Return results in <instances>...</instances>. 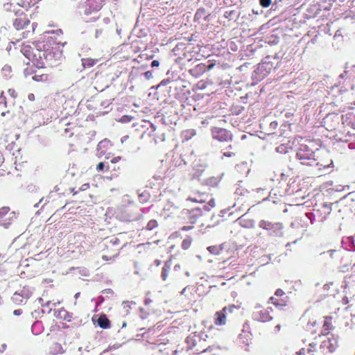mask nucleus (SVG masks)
<instances>
[{
    "mask_svg": "<svg viewBox=\"0 0 355 355\" xmlns=\"http://www.w3.org/2000/svg\"><path fill=\"white\" fill-rule=\"evenodd\" d=\"M62 32L61 29L44 32L40 39L33 43L37 49L34 53L36 58L35 67L41 69L45 67L46 63L50 66L62 58V51L60 45L61 42L57 38Z\"/></svg>",
    "mask_w": 355,
    "mask_h": 355,
    "instance_id": "nucleus-1",
    "label": "nucleus"
},
{
    "mask_svg": "<svg viewBox=\"0 0 355 355\" xmlns=\"http://www.w3.org/2000/svg\"><path fill=\"white\" fill-rule=\"evenodd\" d=\"M296 156L304 165H319V162H316V159L315 158L314 152L307 145H300L296 153Z\"/></svg>",
    "mask_w": 355,
    "mask_h": 355,
    "instance_id": "nucleus-2",
    "label": "nucleus"
},
{
    "mask_svg": "<svg viewBox=\"0 0 355 355\" xmlns=\"http://www.w3.org/2000/svg\"><path fill=\"white\" fill-rule=\"evenodd\" d=\"M136 340L141 342L148 349H154L155 345V329L148 328L146 331L137 334Z\"/></svg>",
    "mask_w": 355,
    "mask_h": 355,
    "instance_id": "nucleus-3",
    "label": "nucleus"
},
{
    "mask_svg": "<svg viewBox=\"0 0 355 355\" xmlns=\"http://www.w3.org/2000/svg\"><path fill=\"white\" fill-rule=\"evenodd\" d=\"M33 291V287L24 286L21 289L15 292L11 300L17 305L25 304L27 300L32 296Z\"/></svg>",
    "mask_w": 355,
    "mask_h": 355,
    "instance_id": "nucleus-4",
    "label": "nucleus"
},
{
    "mask_svg": "<svg viewBox=\"0 0 355 355\" xmlns=\"http://www.w3.org/2000/svg\"><path fill=\"white\" fill-rule=\"evenodd\" d=\"M259 227L268 231L270 236H282L283 225L281 223H272L268 220H261L259 223Z\"/></svg>",
    "mask_w": 355,
    "mask_h": 355,
    "instance_id": "nucleus-5",
    "label": "nucleus"
},
{
    "mask_svg": "<svg viewBox=\"0 0 355 355\" xmlns=\"http://www.w3.org/2000/svg\"><path fill=\"white\" fill-rule=\"evenodd\" d=\"M270 311H272L271 308L265 309L260 305H257L254 307V310L252 313V318L254 320L261 322L270 321L272 319V317L270 315Z\"/></svg>",
    "mask_w": 355,
    "mask_h": 355,
    "instance_id": "nucleus-6",
    "label": "nucleus"
},
{
    "mask_svg": "<svg viewBox=\"0 0 355 355\" xmlns=\"http://www.w3.org/2000/svg\"><path fill=\"white\" fill-rule=\"evenodd\" d=\"M16 18L13 21V26L17 30L24 29L29 23L30 19L21 9L14 10Z\"/></svg>",
    "mask_w": 355,
    "mask_h": 355,
    "instance_id": "nucleus-7",
    "label": "nucleus"
},
{
    "mask_svg": "<svg viewBox=\"0 0 355 355\" xmlns=\"http://www.w3.org/2000/svg\"><path fill=\"white\" fill-rule=\"evenodd\" d=\"M212 137L219 141H229L232 139V134L225 128L214 127L211 129Z\"/></svg>",
    "mask_w": 355,
    "mask_h": 355,
    "instance_id": "nucleus-8",
    "label": "nucleus"
},
{
    "mask_svg": "<svg viewBox=\"0 0 355 355\" xmlns=\"http://www.w3.org/2000/svg\"><path fill=\"white\" fill-rule=\"evenodd\" d=\"M104 1V0H87L85 14L89 15L92 12H98L103 7Z\"/></svg>",
    "mask_w": 355,
    "mask_h": 355,
    "instance_id": "nucleus-9",
    "label": "nucleus"
},
{
    "mask_svg": "<svg viewBox=\"0 0 355 355\" xmlns=\"http://www.w3.org/2000/svg\"><path fill=\"white\" fill-rule=\"evenodd\" d=\"M235 308L234 306H230L229 308L225 307L223 309L220 311H217L215 313V320L214 323L216 325H224L226 322V311L227 310L230 311V312H232V310Z\"/></svg>",
    "mask_w": 355,
    "mask_h": 355,
    "instance_id": "nucleus-10",
    "label": "nucleus"
},
{
    "mask_svg": "<svg viewBox=\"0 0 355 355\" xmlns=\"http://www.w3.org/2000/svg\"><path fill=\"white\" fill-rule=\"evenodd\" d=\"M212 64L209 65L208 69H210L212 67ZM207 70V67L202 63L197 64L193 69L189 70L190 73L193 76L198 77L203 74Z\"/></svg>",
    "mask_w": 355,
    "mask_h": 355,
    "instance_id": "nucleus-11",
    "label": "nucleus"
},
{
    "mask_svg": "<svg viewBox=\"0 0 355 355\" xmlns=\"http://www.w3.org/2000/svg\"><path fill=\"white\" fill-rule=\"evenodd\" d=\"M53 315L55 318L70 322L72 319V313L66 311L64 308L59 310L54 309Z\"/></svg>",
    "mask_w": 355,
    "mask_h": 355,
    "instance_id": "nucleus-12",
    "label": "nucleus"
},
{
    "mask_svg": "<svg viewBox=\"0 0 355 355\" xmlns=\"http://www.w3.org/2000/svg\"><path fill=\"white\" fill-rule=\"evenodd\" d=\"M110 145L111 144L110 140L107 139L100 141L97 146V156L101 158L102 156L105 155L106 150Z\"/></svg>",
    "mask_w": 355,
    "mask_h": 355,
    "instance_id": "nucleus-13",
    "label": "nucleus"
},
{
    "mask_svg": "<svg viewBox=\"0 0 355 355\" xmlns=\"http://www.w3.org/2000/svg\"><path fill=\"white\" fill-rule=\"evenodd\" d=\"M97 324L102 329H108L110 327V321L105 314L99 316L97 320Z\"/></svg>",
    "mask_w": 355,
    "mask_h": 355,
    "instance_id": "nucleus-14",
    "label": "nucleus"
},
{
    "mask_svg": "<svg viewBox=\"0 0 355 355\" xmlns=\"http://www.w3.org/2000/svg\"><path fill=\"white\" fill-rule=\"evenodd\" d=\"M44 331V326L41 321L37 320L33 322L31 327V331L34 335H40Z\"/></svg>",
    "mask_w": 355,
    "mask_h": 355,
    "instance_id": "nucleus-15",
    "label": "nucleus"
},
{
    "mask_svg": "<svg viewBox=\"0 0 355 355\" xmlns=\"http://www.w3.org/2000/svg\"><path fill=\"white\" fill-rule=\"evenodd\" d=\"M49 352L52 354H63L65 350L63 349L62 345L59 343H53L50 347Z\"/></svg>",
    "mask_w": 355,
    "mask_h": 355,
    "instance_id": "nucleus-16",
    "label": "nucleus"
},
{
    "mask_svg": "<svg viewBox=\"0 0 355 355\" xmlns=\"http://www.w3.org/2000/svg\"><path fill=\"white\" fill-rule=\"evenodd\" d=\"M34 48L35 49V51H33V50L31 51V47H29V46H24L21 49V52L29 60H31V56L32 55L33 56V62L34 63V65L35 66L36 58L34 57V53H37V49L35 46H34Z\"/></svg>",
    "mask_w": 355,
    "mask_h": 355,
    "instance_id": "nucleus-17",
    "label": "nucleus"
},
{
    "mask_svg": "<svg viewBox=\"0 0 355 355\" xmlns=\"http://www.w3.org/2000/svg\"><path fill=\"white\" fill-rule=\"evenodd\" d=\"M207 197V195H205V193H202V194L198 195L196 197L195 196H189L187 200L192 201V202H195L202 203V202H205Z\"/></svg>",
    "mask_w": 355,
    "mask_h": 355,
    "instance_id": "nucleus-18",
    "label": "nucleus"
},
{
    "mask_svg": "<svg viewBox=\"0 0 355 355\" xmlns=\"http://www.w3.org/2000/svg\"><path fill=\"white\" fill-rule=\"evenodd\" d=\"M120 240L114 236L110 238H106L104 239V242L103 243V245L107 246L108 244L112 245H119Z\"/></svg>",
    "mask_w": 355,
    "mask_h": 355,
    "instance_id": "nucleus-19",
    "label": "nucleus"
},
{
    "mask_svg": "<svg viewBox=\"0 0 355 355\" xmlns=\"http://www.w3.org/2000/svg\"><path fill=\"white\" fill-rule=\"evenodd\" d=\"M32 79L36 82H46L49 80V76L46 73H35Z\"/></svg>",
    "mask_w": 355,
    "mask_h": 355,
    "instance_id": "nucleus-20",
    "label": "nucleus"
},
{
    "mask_svg": "<svg viewBox=\"0 0 355 355\" xmlns=\"http://www.w3.org/2000/svg\"><path fill=\"white\" fill-rule=\"evenodd\" d=\"M196 135V131L194 129L186 130L182 132L184 139L188 141Z\"/></svg>",
    "mask_w": 355,
    "mask_h": 355,
    "instance_id": "nucleus-21",
    "label": "nucleus"
},
{
    "mask_svg": "<svg viewBox=\"0 0 355 355\" xmlns=\"http://www.w3.org/2000/svg\"><path fill=\"white\" fill-rule=\"evenodd\" d=\"M81 61H82V64L85 69L90 68V67H93L96 63V60L94 59H91V58H83L81 60Z\"/></svg>",
    "mask_w": 355,
    "mask_h": 355,
    "instance_id": "nucleus-22",
    "label": "nucleus"
},
{
    "mask_svg": "<svg viewBox=\"0 0 355 355\" xmlns=\"http://www.w3.org/2000/svg\"><path fill=\"white\" fill-rule=\"evenodd\" d=\"M60 301H58L56 302H53L51 301H48L46 302L45 304H42V306L44 307H49V309L48 310L47 313H50L53 307H55L58 304H60Z\"/></svg>",
    "mask_w": 355,
    "mask_h": 355,
    "instance_id": "nucleus-23",
    "label": "nucleus"
},
{
    "mask_svg": "<svg viewBox=\"0 0 355 355\" xmlns=\"http://www.w3.org/2000/svg\"><path fill=\"white\" fill-rule=\"evenodd\" d=\"M2 74L6 78H10L11 76V67L8 65H5L1 69Z\"/></svg>",
    "mask_w": 355,
    "mask_h": 355,
    "instance_id": "nucleus-24",
    "label": "nucleus"
},
{
    "mask_svg": "<svg viewBox=\"0 0 355 355\" xmlns=\"http://www.w3.org/2000/svg\"><path fill=\"white\" fill-rule=\"evenodd\" d=\"M150 197V194L147 191H144L139 194V201L142 203L146 202Z\"/></svg>",
    "mask_w": 355,
    "mask_h": 355,
    "instance_id": "nucleus-25",
    "label": "nucleus"
},
{
    "mask_svg": "<svg viewBox=\"0 0 355 355\" xmlns=\"http://www.w3.org/2000/svg\"><path fill=\"white\" fill-rule=\"evenodd\" d=\"M36 73L37 71L35 69L34 67H26L24 71V73L26 77L35 74Z\"/></svg>",
    "mask_w": 355,
    "mask_h": 355,
    "instance_id": "nucleus-26",
    "label": "nucleus"
},
{
    "mask_svg": "<svg viewBox=\"0 0 355 355\" xmlns=\"http://www.w3.org/2000/svg\"><path fill=\"white\" fill-rule=\"evenodd\" d=\"M105 168H106V171H108L110 168V166L108 165H105V163L104 162H101L98 163V164L96 166V171L100 172L104 171Z\"/></svg>",
    "mask_w": 355,
    "mask_h": 355,
    "instance_id": "nucleus-27",
    "label": "nucleus"
},
{
    "mask_svg": "<svg viewBox=\"0 0 355 355\" xmlns=\"http://www.w3.org/2000/svg\"><path fill=\"white\" fill-rule=\"evenodd\" d=\"M10 224H11L10 218L0 220V226H2L6 229L8 228Z\"/></svg>",
    "mask_w": 355,
    "mask_h": 355,
    "instance_id": "nucleus-28",
    "label": "nucleus"
},
{
    "mask_svg": "<svg viewBox=\"0 0 355 355\" xmlns=\"http://www.w3.org/2000/svg\"><path fill=\"white\" fill-rule=\"evenodd\" d=\"M151 128H152L151 130L149 132H145L142 135V137L143 138H146L147 137H153L152 140L155 141V137L153 135H151V132H153L154 130H155V128H154L153 124H151Z\"/></svg>",
    "mask_w": 355,
    "mask_h": 355,
    "instance_id": "nucleus-29",
    "label": "nucleus"
},
{
    "mask_svg": "<svg viewBox=\"0 0 355 355\" xmlns=\"http://www.w3.org/2000/svg\"><path fill=\"white\" fill-rule=\"evenodd\" d=\"M169 268V267L167 266V264L166 263L164 265V266L162 268V278L163 279V280H166V278H167V276H168V269Z\"/></svg>",
    "mask_w": 355,
    "mask_h": 355,
    "instance_id": "nucleus-30",
    "label": "nucleus"
},
{
    "mask_svg": "<svg viewBox=\"0 0 355 355\" xmlns=\"http://www.w3.org/2000/svg\"><path fill=\"white\" fill-rule=\"evenodd\" d=\"M330 319H331V318H327V317L325 318V320L324 322V327L325 330H329V329H331V324L329 321V320H330Z\"/></svg>",
    "mask_w": 355,
    "mask_h": 355,
    "instance_id": "nucleus-31",
    "label": "nucleus"
},
{
    "mask_svg": "<svg viewBox=\"0 0 355 355\" xmlns=\"http://www.w3.org/2000/svg\"><path fill=\"white\" fill-rule=\"evenodd\" d=\"M102 293H103L102 295H104L105 297H108L109 295H112L114 294V292L112 289L107 288V289L103 290L102 291Z\"/></svg>",
    "mask_w": 355,
    "mask_h": 355,
    "instance_id": "nucleus-32",
    "label": "nucleus"
},
{
    "mask_svg": "<svg viewBox=\"0 0 355 355\" xmlns=\"http://www.w3.org/2000/svg\"><path fill=\"white\" fill-rule=\"evenodd\" d=\"M260 5L263 8L268 7L271 3V0H259Z\"/></svg>",
    "mask_w": 355,
    "mask_h": 355,
    "instance_id": "nucleus-33",
    "label": "nucleus"
},
{
    "mask_svg": "<svg viewBox=\"0 0 355 355\" xmlns=\"http://www.w3.org/2000/svg\"><path fill=\"white\" fill-rule=\"evenodd\" d=\"M10 208L8 207H3L0 209V217H2L8 214Z\"/></svg>",
    "mask_w": 355,
    "mask_h": 355,
    "instance_id": "nucleus-34",
    "label": "nucleus"
},
{
    "mask_svg": "<svg viewBox=\"0 0 355 355\" xmlns=\"http://www.w3.org/2000/svg\"><path fill=\"white\" fill-rule=\"evenodd\" d=\"M132 119V116H128V115H124L121 118L120 121H121L122 123H128V122H130Z\"/></svg>",
    "mask_w": 355,
    "mask_h": 355,
    "instance_id": "nucleus-35",
    "label": "nucleus"
},
{
    "mask_svg": "<svg viewBox=\"0 0 355 355\" xmlns=\"http://www.w3.org/2000/svg\"><path fill=\"white\" fill-rule=\"evenodd\" d=\"M120 219H121V220H123V221H133V220H137V216L133 217V216H127V217H125V216H124V217H123V216H121V217H120Z\"/></svg>",
    "mask_w": 355,
    "mask_h": 355,
    "instance_id": "nucleus-36",
    "label": "nucleus"
},
{
    "mask_svg": "<svg viewBox=\"0 0 355 355\" xmlns=\"http://www.w3.org/2000/svg\"><path fill=\"white\" fill-rule=\"evenodd\" d=\"M190 245H191V241L187 240V239L184 240L182 243V248L184 250L188 249L189 248Z\"/></svg>",
    "mask_w": 355,
    "mask_h": 355,
    "instance_id": "nucleus-37",
    "label": "nucleus"
},
{
    "mask_svg": "<svg viewBox=\"0 0 355 355\" xmlns=\"http://www.w3.org/2000/svg\"><path fill=\"white\" fill-rule=\"evenodd\" d=\"M207 249L212 254H218L219 253V250L216 246H209Z\"/></svg>",
    "mask_w": 355,
    "mask_h": 355,
    "instance_id": "nucleus-38",
    "label": "nucleus"
},
{
    "mask_svg": "<svg viewBox=\"0 0 355 355\" xmlns=\"http://www.w3.org/2000/svg\"><path fill=\"white\" fill-rule=\"evenodd\" d=\"M155 227V220H150L147 224L146 229L148 230H151L154 229Z\"/></svg>",
    "mask_w": 355,
    "mask_h": 355,
    "instance_id": "nucleus-39",
    "label": "nucleus"
},
{
    "mask_svg": "<svg viewBox=\"0 0 355 355\" xmlns=\"http://www.w3.org/2000/svg\"><path fill=\"white\" fill-rule=\"evenodd\" d=\"M327 349L329 352H333L336 349V345L331 342L330 340V343H329L327 345Z\"/></svg>",
    "mask_w": 355,
    "mask_h": 355,
    "instance_id": "nucleus-40",
    "label": "nucleus"
},
{
    "mask_svg": "<svg viewBox=\"0 0 355 355\" xmlns=\"http://www.w3.org/2000/svg\"><path fill=\"white\" fill-rule=\"evenodd\" d=\"M133 304H135V302H123V308L124 309H127V308H131V306L133 305Z\"/></svg>",
    "mask_w": 355,
    "mask_h": 355,
    "instance_id": "nucleus-41",
    "label": "nucleus"
},
{
    "mask_svg": "<svg viewBox=\"0 0 355 355\" xmlns=\"http://www.w3.org/2000/svg\"><path fill=\"white\" fill-rule=\"evenodd\" d=\"M105 299V297L104 295L99 296L97 299L96 306L101 304L104 302Z\"/></svg>",
    "mask_w": 355,
    "mask_h": 355,
    "instance_id": "nucleus-42",
    "label": "nucleus"
},
{
    "mask_svg": "<svg viewBox=\"0 0 355 355\" xmlns=\"http://www.w3.org/2000/svg\"><path fill=\"white\" fill-rule=\"evenodd\" d=\"M209 206L211 207H214L215 206V202L214 200H211L209 203H208V205H205L204 207H205V209L209 211Z\"/></svg>",
    "mask_w": 355,
    "mask_h": 355,
    "instance_id": "nucleus-43",
    "label": "nucleus"
},
{
    "mask_svg": "<svg viewBox=\"0 0 355 355\" xmlns=\"http://www.w3.org/2000/svg\"><path fill=\"white\" fill-rule=\"evenodd\" d=\"M146 79L149 80L153 78V72L151 71H147L144 73Z\"/></svg>",
    "mask_w": 355,
    "mask_h": 355,
    "instance_id": "nucleus-44",
    "label": "nucleus"
},
{
    "mask_svg": "<svg viewBox=\"0 0 355 355\" xmlns=\"http://www.w3.org/2000/svg\"><path fill=\"white\" fill-rule=\"evenodd\" d=\"M330 343V338H328L327 340H323L321 344L322 348H327V345Z\"/></svg>",
    "mask_w": 355,
    "mask_h": 355,
    "instance_id": "nucleus-45",
    "label": "nucleus"
},
{
    "mask_svg": "<svg viewBox=\"0 0 355 355\" xmlns=\"http://www.w3.org/2000/svg\"><path fill=\"white\" fill-rule=\"evenodd\" d=\"M0 104L6 105V98L3 95V93L0 96Z\"/></svg>",
    "mask_w": 355,
    "mask_h": 355,
    "instance_id": "nucleus-46",
    "label": "nucleus"
},
{
    "mask_svg": "<svg viewBox=\"0 0 355 355\" xmlns=\"http://www.w3.org/2000/svg\"><path fill=\"white\" fill-rule=\"evenodd\" d=\"M12 5L10 4V3H6V4L4 5V8L7 11H13L14 12L15 9L12 10Z\"/></svg>",
    "mask_w": 355,
    "mask_h": 355,
    "instance_id": "nucleus-47",
    "label": "nucleus"
},
{
    "mask_svg": "<svg viewBox=\"0 0 355 355\" xmlns=\"http://www.w3.org/2000/svg\"><path fill=\"white\" fill-rule=\"evenodd\" d=\"M8 92L9 95L13 98H15L17 96V94L13 89H9Z\"/></svg>",
    "mask_w": 355,
    "mask_h": 355,
    "instance_id": "nucleus-48",
    "label": "nucleus"
},
{
    "mask_svg": "<svg viewBox=\"0 0 355 355\" xmlns=\"http://www.w3.org/2000/svg\"><path fill=\"white\" fill-rule=\"evenodd\" d=\"M89 187V184H83L81 187L80 188V191H85L87 189H88Z\"/></svg>",
    "mask_w": 355,
    "mask_h": 355,
    "instance_id": "nucleus-49",
    "label": "nucleus"
},
{
    "mask_svg": "<svg viewBox=\"0 0 355 355\" xmlns=\"http://www.w3.org/2000/svg\"><path fill=\"white\" fill-rule=\"evenodd\" d=\"M284 294V292L282 290V289H277L276 291H275V295L277 296H282Z\"/></svg>",
    "mask_w": 355,
    "mask_h": 355,
    "instance_id": "nucleus-50",
    "label": "nucleus"
},
{
    "mask_svg": "<svg viewBox=\"0 0 355 355\" xmlns=\"http://www.w3.org/2000/svg\"><path fill=\"white\" fill-rule=\"evenodd\" d=\"M120 159H121V157L117 156V157H115L113 159H112L111 162L113 164H115V163L118 162Z\"/></svg>",
    "mask_w": 355,
    "mask_h": 355,
    "instance_id": "nucleus-51",
    "label": "nucleus"
},
{
    "mask_svg": "<svg viewBox=\"0 0 355 355\" xmlns=\"http://www.w3.org/2000/svg\"><path fill=\"white\" fill-rule=\"evenodd\" d=\"M22 313L21 309H16L14 311L13 314L15 315H20Z\"/></svg>",
    "mask_w": 355,
    "mask_h": 355,
    "instance_id": "nucleus-52",
    "label": "nucleus"
},
{
    "mask_svg": "<svg viewBox=\"0 0 355 355\" xmlns=\"http://www.w3.org/2000/svg\"><path fill=\"white\" fill-rule=\"evenodd\" d=\"M102 32L103 31L101 29H97L96 31L95 37L98 38L102 34Z\"/></svg>",
    "mask_w": 355,
    "mask_h": 355,
    "instance_id": "nucleus-53",
    "label": "nucleus"
},
{
    "mask_svg": "<svg viewBox=\"0 0 355 355\" xmlns=\"http://www.w3.org/2000/svg\"><path fill=\"white\" fill-rule=\"evenodd\" d=\"M315 350V345H313V344H310V348H309L307 349V352L309 353L311 352H313Z\"/></svg>",
    "mask_w": 355,
    "mask_h": 355,
    "instance_id": "nucleus-54",
    "label": "nucleus"
},
{
    "mask_svg": "<svg viewBox=\"0 0 355 355\" xmlns=\"http://www.w3.org/2000/svg\"><path fill=\"white\" fill-rule=\"evenodd\" d=\"M102 259H103V260H105V261H108V260H111V259H113V260H114V257H108V256H107V255H103V256L102 257Z\"/></svg>",
    "mask_w": 355,
    "mask_h": 355,
    "instance_id": "nucleus-55",
    "label": "nucleus"
},
{
    "mask_svg": "<svg viewBox=\"0 0 355 355\" xmlns=\"http://www.w3.org/2000/svg\"><path fill=\"white\" fill-rule=\"evenodd\" d=\"M28 98L31 101H33L35 100V95L33 94H29L28 95Z\"/></svg>",
    "mask_w": 355,
    "mask_h": 355,
    "instance_id": "nucleus-56",
    "label": "nucleus"
},
{
    "mask_svg": "<svg viewBox=\"0 0 355 355\" xmlns=\"http://www.w3.org/2000/svg\"><path fill=\"white\" fill-rule=\"evenodd\" d=\"M153 302V300H151L150 299L148 298V297H146L145 300H144V303H145V305H148L150 303Z\"/></svg>",
    "mask_w": 355,
    "mask_h": 355,
    "instance_id": "nucleus-57",
    "label": "nucleus"
},
{
    "mask_svg": "<svg viewBox=\"0 0 355 355\" xmlns=\"http://www.w3.org/2000/svg\"><path fill=\"white\" fill-rule=\"evenodd\" d=\"M234 155V154L233 153H223V156L228 157H230Z\"/></svg>",
    "mask_w": 355,
    "mask_h": 355,
    "instance_id": "nucleus-58",
    "label": "nucleus"
},
{
    "mask_svg": "<svg viewBox=\"0 0 355 355\" xmlns=\"http://www.w3.org/2000/svg\"><path fill=\"white\" fill-rule=\"evenodd\" d=\"M305 349H301L298 352H297V354L298 355H302V354H305Z\"/></svg>",
    "mask_w": 355,
    "mask_h": 355,
    "instance_id": "nucleus-59",
    "label": "nucleus"
},
{
    "mask_svg": "<svg viewBox=\"0 0 355 355\" xmlns=\"http://www.w3.org/2000/svg\"><path fill=\"white\" fill-rule=\"evenodd\" d=\"M192 228H193V227H191V226H184V227L182 228V230L187 231V230H191V229H192Z\"/></svg>",
    "mask_w": 355,
    "mask_h": 355,
    "instance_id": "nucleus-60",
    "label": "nucleus"
},
{
    "mask_svg": "<svg viewBox=\"0 0 355 355\" xmlns=\"http://www.w3.org/2000/svg\"><path fill=\"white\" fill-rule=\"evenodd\" d=\"M150 245V243H143V244H141L139 245V247H146V246H149Z\"/></svg>",
    "mask_w": 355,
    "mask_h": 355,
    "instance_id": "nucleus-61",
    "label": "nucleus"
},
{
    "mask_svg": "<svg viewBox=\"0 0 355 355\" xmlns=\"http://www.w3.org/2000/svg\"><path fill=\"white\" fill-rule=\"evenodd\" d=\"M168 82V80H163L161 82V83L158 85H157V89L158 88V87H159L160 85H165L166 83Z\"/></svg>",
    "mask_w": 355,
    "mask_h": 355,
    "instance_id": "nucleus-62",
    "label": "nucleus"
},
{
    "mask_svg": "<svg viewBox=\"0 0 355 355\" xmlns=\"http://www.w3.org/2000/svg\"><path fill=\"white\" fill-rule=\"evenodd\" d=\"M270 125L275 128L277 125V123L275 121H273L270 123Z\"/></svg>",
    "mask_w": 355,
    "mask_h": 355,
    "instance_id": "nucleus-63",
    "label": "nucleus"
},
{
    "mask_svg": "<svg viewBox=\"0 0 355 355\" xmlns=\"http://www.w3.org/2000/svg\"><path fill=\"white\" fill-rule=\"evenodd\" d=\"M320 166H322L323 168H327L329 167V164H324V165L320 164Z\"/></svg>",
    "mask_w": 355,
    "mask_h": 355,
    "instance_id": "nucleus-64",
    "label": "nucleus"
}]
</instances>
